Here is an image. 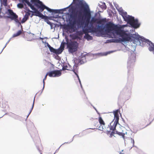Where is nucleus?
<instances>
[{"instance_id":"1","label":"nucleus","mask_w":154,"mask_h":154,"mask_svg":"<svg viewBox=\"0 0 154 154\" xmlns=\"http://www.w3.org/2000/svg\"><path fill=\"white\" fill-rule=\"evenodd\" d=\"M72 3L75 7L72 8L70 14L69 21L71 28L76 24L84 28L88 27L91 17V12L88 5L83 0H73Z\"/></svg>"},{"instance_id":"2","label":"nucleus","mask_w":154,"mask_h":154,"mask_svg":"<svg viewBox=\"0 0 154 154\" xmlns=\"http://www.w3.org/2000/svg\"><path fill=\"white\" fill-rule=\"evenodd\" d=\"M106 28L108 32H112L113 33L116 34L121 37L122 38H119L121 42L128 41L131 39L130 35L126 33L120 26H118L112 23H109L106 24Z\"/></svg>"},{"instance_id":"3","label":"nucleus","mask_w":154,"mask_h":154,"mask_svg":"<svg viewBox=\"0 0 154 154\" xmlns=\"http://www.w3.org/2000/svg\"><path fill=\"white\" fill-rule=\"evenodd\" d=\"M34 1H35V0H27V1L29 2L32 6V8L29 5H28L29 7L33 11H24V12L26 13L24 16L29 18V17L31 13H32L33 14H32L31 16V17H32L33 15H35L38 16L42 18H44L45 17V16L41 13V12L40 11V8H38V6L35 4Z\"/></svg>"},{"instance_id":"4","label":"nucleus","mask_w":154,"mask_h":154,"mask_svg":"<svg viewBox=\"0 0 154 154\" xmlns=\"http://www.w3.org/2000/svg\"><path fill=\"white\" fill-rule=\"evenodd\" d=\"M119 12L124 20L132 27L134 28H137L140 26V24L138 23V20H135L134 17L128 15L127 12L124 11L122 10L120 11Z\"/></svg>"},{"instance_id":"5","label":"nucleus","mask_w":154,"mask_h":154,"mask_svg":"<svg viewBox=\"0 0 154 154\" xmlns=\"http://www.w3.org/2000/svg\"><path fill=\"white\" fill-rule=\"evenodd\" d=\"M114 116V119L112 122L108 125L110 130L114 131L116 129V127L119 123V113H120L119 109H118L113 112Z\"/></svg>"},{"instance_id":"6","label":"nucleus","mask_w":154,"mask_h":154,"mask_svg":"<svg viewBox=\"0 0 154 154\" xmlns=\"http://www.w3.org/2000/svg\"><path fill=\"white\" fill-rule=\"evenodd\" d=\"M35 4L38 6V8H40V11L42 12L45 9H46L48 11L55 13H60V11L59 10L51 9L46 6L42 2L39 0H35L34 1Z\"/></svg>"},{"instance_id":"7","label":"nucleus","mask_w":154,"mask_h":154,"mask_svg":"<svg viewBox=\"0 0 154 154\" xmlns=\"http://www.w3.org/2000/svg\"><path fill=\"white\" fill-rule=\"evenodd\" d=\"M78 45L76 42H71L67 45L69 51L71 53H73L77 51Z\"/></svg>"},{"instance_id":"8","label":"nucleus","mask_w":154,"mask_h":154,"mask_svg":"<svg viewBox=\"0 0 154 154\" xmlns=\"http://www.w3.org/2000/svg\"><path fill=\"white\" fill-rule=\"evenodd\" d=\"M6 13L9 16H4V17L5 18H9L12 20L18 17V16L12 10L8 9Z\"/></svg>"},{"instance_id":"9","label":"nucleus","mask_w":154,"mask_h":154,"mask_svg":"<svg viewBox=\"0 0 154 154\" xmlns=\"http://www.w3.org/2000/svg\"><path fill=\"white\" fill-rule=\"evenodd\" d=\"M98 20V19L94 17H92L91 18L90 22V27L88 28L90 29V32H96V29L94 27L93 25Z\"/></svg>"},{"instance_id":"10","label":"nucleus","mask_w":154,"mask_h":154,"mask_svg":"<svg viewBox=\"0 0 154 154\" xmlns=\"http://www.w3.org/2000/svg\"><path fill=\"white\" fill-rule=\"evenodd\" d=\"M98 121L100 124V125L102 127H101L100 126L99 127L98 129L101 131H108V130L106 129L105 127V122L101 116H99V117Z\"/></svg>"},{"instance_id":"11","label":"nucleus","mask_w":154,"mask_h":154,"mask_svg":"<svg viewBox=\"0 0 154 154\" xmlns=\"http://www.w3.org/2000/svg\"><path fill=\"white\" fill-rule=\"evenodd\" d=\"M48 72V76L51 77H59L61 75L60 71L59 70H53Z\"/></svg>"},{"instance_id":"12","label":"nucleus","mask_w":154,"mask_h":154,"mask_svg":"<svg viewBox=\"0 0 154 154\" xmlns=\"http://www.w3.org/2000/svg\"><path fill=\"white\" fill-rule=\"evenodd\" d=\"M83 32L85 34V38L88 40H92L93 39V37L88 34V33L90 32V30L89 28H83Z\"/></svg>"},{"instance_id":"13","label":"nucleus","mask_w":154,"mask_h":154,"mask_svg":"<svg viewBox=\"0 0 154 154\" xmlns=\"http://www.w3.org/2000/svg\"><path fill=\"white\" fill-rule=\"evenodd\" d=\"M136 56L134 54H131L129 56L128 63L130 64L131 63H134L136 59Z\"/></svg>"},{"instance_id":"14","label":"nucleus","mask_w":154,"mask_h":154,"mask_svg":"<svg viewBox=\"0 0 154 154\" xmlns=\"http://www.w3.org/2000/svg\"><path fill=\"white\" fill-rule=\"evenodd\" d=\"M64 44H61L60 47L58 49H56V54H61L64 49Z\"/></svg>"},{"instance_id":"15","label":"nucleus","mask_w":154,"mask_h":154,"mask_svg":"<svg viewBox=\"0 0 154 154\" xmlns=\"http://www.w3.org/2000/svg\"><path fill=\"white\" fill-rule=\"evenodd\" d=\"M116 133L119 136H122L124 139H125V134L123 132H120L118 131H116Z\"/></svg>"},{"instance_id":"16","label":"nucleus","mask_w":154,"mask_h":154,"mask_svg":"<svg viewBox=\"0 0 154 154\" xmlns=\"http://www.w3.org/2000/svg\"><path fill=\"white\" fill-rule=\"evenodd\" d=\"M101 5L100 4V7L102 9L105 10L106 8V6L105 3H101Z\"/></svg>"},{"instance_id":"17","label":"nucleus","mask_w":154,"mask_h":154,"mask_svg":"<svg viewBox=\"0 0 154 154\" xmlns=\"http://www.w3.org/2000/svg\"><path fill=\"white\" fill-rule=\"evenodd\" d=\"M106 21L105 19H101L100 20L98 19V20L97 21L96 23L98 24H101L103 23H104Z\"/></svg>"},{"instance_id":"18","label":"nucleus","mask_w":154,"mask_h":154,"mask_svg":"<svg viewBox=\"0 0 154 154\" xmlns=\"http://www.w3.org/2000/svg\"><path fill=\"white\" fill-rule=\"evenodd\" d=\"M86 54H82L81 56V59L80 60V61L81 62V61L82 60H84L83 62H84L86 61L85 56Z\"/></svg>"},{"instance_id":"19","label":"nucleus","mask_w":154,"mask_h":154,"mask_svg":"<svg viewBox=\"0 0 154 154\" xmlns=\"http://www.w3.org/2000/svg\"><path fill=\"white\" fill-rule=\"evenodd\" d=\"M28 19L29 18L27 17L24 16L23 18L22 19L21 23H25Z\"/></svg>"},{"instance_id":"20","label":"nucleus","mask_w":154,"mask_h":154,"mask_svg":"<svg viewBox=\"0 0 154 154\" xmlns=\"http://www.w3.org/2000/svg\"><path fill=\"white\" fill-rule=\"evenodd\" d=\"M22 33L21 30H19L14 35V37H16L20 35Z\"/></svg>"},{"instance_id":"21","label":"nucleus","mask_w":154,"mask_h":154,"mask_svg":"<svg viewBox=\"0 0 154 154\" xmlns=\"http://www.w3.org/2000/svg\"><path fill=\"white\" fill-rule=\"evenodd\" d=\"M22 2L23 3L25 2L28 5H29L31 7V8H32V6L30 4L29 2L27 1V0H21Z\"/></svg>"},{"instance_id":"22","label":"nucleus","mask_w":154,"mask_h":154,"mask_svg":"<svg viewBox=\"0 0 154 154\" xmlns=\"http://www.w3.org/2000/svg\"><path fill=\"white\" fill-rule=\"evenodd\" d=\"M50 51L51 52H53V53H54L55 54V52H56V49H54L53 47H51L49 49Z\"/></svg>"},{"instance_id":"23","label":"nucleus","mask_w":154,"mask_h":154,"mask_svg":"<svg viewBox=\"0 0 154 154\" xmlns=\"http://www.w3.org/2000/svg\"><path fill=\"white\" fill-rule=\"evenodd\" d=\"M1 1H2V4L5 6H6L7 5V0H1Z\"/></svg>"},{"instance_id":"24","label":"nucleus","mask_w":154,"mask_h":154,"mask_svg":"<svg viewBox=\"0 0 154 154\" xmlns=\"http://www.w3.org/2000/svg\"><path fill=\"white\" fill-rule=\"evenodd\" d=\"M17 6L18 8H23V4L21 3H19L18 4Z\"/></svg>"},{"instance_id":"25","label":"nucleus","mask_w":154,"mask_h":154,"mask_svg":"<svg viewBox=\"0 0 154 154\" xmlns=\"http://www.w3.org/2000/svg\"><path fill=\"white\" fill-rule=\"evenodd\" d=\"M150 123H151L150 122H148L147 123H146V122L145 121H144L143 122L142 124H144L145 123V126H144V127H146V126H148L150 124Z\"/></svg>"},{"instance_id":"26","label":"nucleus","mask_w":154,"mask_h":154,"mask_svg":"<svg viewBox=\"0 0 154 154\" xmlns=\"http://www.w3.org/2000/svg\"><path fill=\"white\" fill-rule=\"evenodd\" d=\"M63 70H69V68H68L67 66H64L63 67Z\"/></svg>"},{"instance_id":"27","label":"nucleus","mask_w":154,"mask_h":154,"mask_svg":"<svg viewBox=\"0 0 154 154\" xmlns=\"http://www.w3.org/2000/svg\"><path fill=\"white\" fill-rule=\"evenodd\" d=\"M116 131H112L110 134L109 137H112L115 134H116Z\"/></svg>"},{"instance_id":"28","label":"nucleus","mask_w":154,"mask_h":154,"mask_svg":"<svg viewBox=\"0 0 154 154\" xmlns=\"http://www.w3.org/2000/svg\"><path fill=\"white\" fill-rule=\"evenodd\" d=\"M17 18H16L15 19H12L11 20H14L16 23H18L20 24L21 23L19 22Z\"/></svg>"},{"instance_id":"29","label":"nucleus","mask_w":154,"mask_h":154,"mask_svg":"<svg viewBox=\"0 0 154 154\" xmlns=\"http://www.w3.org/2000/svg\"><path fill=\"white\" fill-rule=\"evenodd\" d=\"M73 71L75 73V74L76 75L77 77V78H78V80H79V82H80V79H79V76L78 74H77V73L76 72H75V70H73Z\"/></svg>"},{"instance_id":"30","label":"nucleus","mask_w":154,"mask_h":154,"mask_svg":"<svg viewBox=\"0 0 154 154\" xmlns=\"http://www.w3.org/2000/svg\"><path fill=\"white\" fill-rule=\"evenodd\" d=\"M34 100L33 101V104H32V106L31 108L30 111V112L29 113V114H30V113L31 112V111H32V109L33 108V106H34Z\"/></svg>"},{"instance_id":"31","label":"nucleus","mask_w":154,"mask_h":154,"mask_svg":"<svg viewBox=\"0 0 154 154\" xmlns=\"http://www.w3.org/2000/svg\"><path fill=\"white\" fill-rule=\"evenodd\" d=\"M82 95L83 96V98L84 99H85L86 98V99H87V98L86 97V95L85 94V93L84 92L82 93Z\"/></svg>"},{"instance_id":"32","label":"nucleus","mask_w":154,"mask_h":154,"mask_svg":"<svg viewBox=\"0 0 154 154\" xmlns=\"http://www.w3.org/2000/svg\"><path fill=\"white\" fill-rule=\"evenodd\" d=\"M48 75V72H47V73L45 75L44 78L43 79L44 80H46V79L47 77V76Z\"/></svg>"},{"instance_id":"33","label":"nucleus","mask_w":154,"mask_h":154,"mask_svg":"<svg viewBox=\"0 0 154 154\" xmlns=\"http://www.w3.org/2000/svg\"><path fill=\"white\" fill-rule=\"evenodd\" d=\"M25 9L26 10L25 11H30V10L29 9V8H28L26 7L25 8Z\"/></svg>"},{"instance_id":"34","label":"nucleus","mask_w":154,"mask_h":154,"mask_svg":"<svg viewBox=\"0 0 154 154\" xmlns=\"http://www.w3.org/2000/svg\"><path fill=\"white\" fill-rule=\"evenodd\" d=\"M131 142H132L133 145H134V139L131 138Z\"/></svg>"},{"instance_id":"35","label":"nucleus","mask_w":154,"mask_h":154,"mask_svg":"<svg viewBox=\"0 0 154 154\" xmlns=\"http://www.w3.org/2000/svg\"><path fill=\"white\" fill-rule=\"evenodd\" d=\"M47 46H48V48H49V49H50V48H51V47L49 44H48V45H47Z\"/></svg>"},{"instance_id":"36","label":"nucleus","mask_w":154,"mask_h":154,"mask_svg":"<svg viewBox=\"0 0 154 154\" xmlns=\"http://www.w3.org/2000/svg\"><path fill=\"white\" fill-rule=\"evenodd\" d=\"M45 80H43V84H44V85H45Z\"/></svg>"},{"instance_id":"37","label":"nucleus","mask_w":154,"mask_h":154,"mask_svg":"<svg viewBox=\"0 0 154 154\" xmlns=\"http://www.w3.org/2000/svg\"><path fill=\"white\" fill-rule=\"evenodd\" d=\"M96 124H95L96 125H95V126H96V124H98V122H96Z\"/></svg>"},{"instance_id":"38","label":"nucleus","mask_w":154,"mask_h":154,"mask_svg":"<svg viewBox=\"0 0 154 154\" xmlns=\"http://www.w3.org/2000/svg\"><path fill=\"white\" fill-rule=\"evenodd\" d=\"M100 26L99 25L98 26V28H100Z\"/></svg>"},{"instance_id":"39","label":"nucleus","mask_w":154,"mask_h":154,"mask_svg":"<svg viewBox=\"0 0 154 154\" xmlns=\"http://www.w3.org/2000/svg\"><path fill=\"white\" fill-rule=\"evenodd\" d=\"M72 3L71 4H70V5H69V6H71L72 5Z\"/></svg>"},{"instance_id":"40","label":"nucleus","mask_w":154,"mask_h":154,"mask_svg":"<svg viewBox=\"0 0 154 154\" xmlns=\"http://www.w3.org/2000/svg\"><path fill=\"white\" fill-rule=\"evenodd\" d=\"M41 154H42V153H41Z\"/></svg>"}]
</instances>
